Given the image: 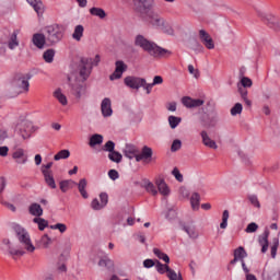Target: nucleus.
<instances>
[{"label":"nucleus","instance_id":"26","mask_svg":"<svg viewBox=\"0 0 280 280\" xmlns=\"http://www.w3.org/2000/svg\"><path fill=\"white\" fill-rule=\"evenodd\" d=\"M201 138L203 145L211 148L212 150H218V144L209 137L207 131H201Z\"/></svg>","mask_w":280,"mask_h":280},{"label":"nucleus","instance_id":"64","mask_svg":"<svg viewBox=\"0 0 280 280\" xmlns=\"http://www.w3.org/2000/svg\"><path fill=\"white\" fill-rule=\"evenodd\" d=\"M163 83V77L161 75H155L153 78V82L151 84H153V86H156L159 84H162Z\"/></svg>","mask_w":280,"mask_h":280},{"label":"nucleus","instance_id":"56","mask_svg":"<svg viewBox=\"0 0 280 280\" xmlns=\"http://www.w3.org/2000/svg\"><path fill=\"white\" fill-rule=\"evenodd\" d=\"M241 84L244 86V89H250V86H253V80H250L248 77H243L241 79Z\"/></svg>","mask_w":280,"mask_h":280},{"label":"nucleus","instance_id":"10","mask_svg":"<svg viewBox=\"0 0 280 280\" xmlns=\"http://www.w3.org/2000/svg\"><path fill=\"white\" fill-rule=\"evenodd\" d=\"M153 154L154 152L152 151V148L144 145L142 147L141 152H138L136 162L141 163L142 161L143 163H150L152 162Z\"/></svg>","mask_w":280,"mask_h":280},{"label":"nucleus","instance_id":"27","mask_svg":"<svg viewBox=\"0 0 280 280\" xmlns=\"http://www.w3.org/2000/svg\"><path fill=\"white\" fill-rule=\"evenodd\" d=\"M28 213L34 218H40V215H43V207H40V205L36 202L31 203L28 207Z\"/></svg>","mask_w":280,"mask_h":280},{"label":"nucleus","instance_id":"16","mask_svg":"<svg viewBox=\"0 0 280 280\" xmlns=\"http://www.w3.org/2000/svg\"><path fill=\"white\" fill-rule=\"evenodd\" d=\"M182 103L186 108H200L205 104V100L202 98H191L189 96H185L182 100Z\"/></svg>","mask_w":280,"mask_h":280},{"label":"nucleus","instance_id":"63","mask_svg":"<svg viewBox=\"0 0 280 280\" xmlns=\"http://www.w3.org/2000/svg\"><path fill=\"white\" fill-rule=\"evenodd\" d=\"M143 266L145 268H154V266H156V262H154L152 259H145L143 260Z\"/></svg>","mask_w":280,"mask_h":280},{"label":"nucleus","instance_id":"22","mask_svg":"<svg viewBox=\"0 0 280 280\" xmlns=\"http://www.w3.org/2000/svg\"><path fill=\"white\" fill-rule=\"evenodd\" d=\"M45 183L50 187V189H56V179H54V173L51 171L42 170Z\"/></svg>","mask_w":280,"mask_h":280},{"label":"nucleus","instance_id":"20","mask_svg":"<svg viewBox=\"0 0 280 280\" xmlns=\"http://www.w3.org/2000/svg\"><path fill=\"white\" fill-rule=\"evenodd\" d=\"M32 43L35 45V47H37V49H44L45 43H47V36L40 33H36L33 35Z\"/></svg>","mask_w":280,"mask_h":280},{"label":"nucleus","instance_id":"29","mask_svg":"<svg viewBox=\"0 0 280 280\" xmlns=\"http://www.w3.org/2000/svg\"><path fill=\"white\" fill-rule=\"evenodd\" d=\"M84 38V26L82 24H79L74 27V31L72 33V39L77 43H80Z\"/></svg>","mask_w":280,"mask_h":280},{"label":"nucleus","instance_id":"55","mask_svg":"<svg viewBox=\"0 0 280 280\" xmlns=\"http://www.w3.org/2000/svg\"><path fill=\"white\" fill-rule=\"evenodd\" d=\"M183 148V142L179 139H175L171 145L172 152H178Z\"/></svg>","mask_w":280,"mask_h":280},{"label":"nucleus","instance_id":"2","mask_svg":"<svg viewBox=\"0 0 280 280\" xmlns=\"http://www.w3.org/2000/svg\"><path fill=\"white\" fill-rule=\"evenodd\" d=\"M136 47H140L143 51H147L149 56L153 58H165L172 56L171 50L160 47L156 43L145 38L143 35H137L133 40Z\"/></svg>","mask_w":280,"mask_h":280},{"label":"nucleus","instance_id":"58","mask_svg":"<svg viewBox=\"0 0 280 280\" xmlns=\"http://www.w3.org/2000/svg\"><path fill=\"white\" fill-rule=\"evenodd\" d=\"M257 229H259V225H257V223L253 222V223H249L247 225V228L245 229V231L247 233H255L257 231Z\"/></svg>","mask_w":280,"mask_h":280},{"label":"nucleus","instance_id":"25","mask_svg":"<svg viewBox=\"0 0 280 280\" xmlns=\"http://www.w3.org/2000/svg\"><path fill=\"white\" fill-rule=\"evenodd\" d=\"M20 42H19V31H14L8 39V47L11 50H14L16 47H19Z\"/></svg>","mask_w":280,"mask_h":280},{"label":"nucleus","instance_id":"49","mask_svg":"<svg viewBox=\"0 0 280 280\" xmlns=\"http://www.w3.org/2000/svg\"><path fill=\"white\" fill-rule=\"evenodd\" d=\"M166 276L170 280H183V275L176 273L174 269H168V272Z\"/></svg>","mask_w":280,"mask_h":280},{"label":"nucleus","instance_id":"9","mask_svg":"<svg viewBox=\"0 0 280 280\" xmlns=\"http://www.w3.org/2000/svg\"><path fill=\"white\" fill-rule=\"evenodd\" d=\"M115 67V71L109 75L112 82H114V80H121V77L128 70V66L121 60L116 61Z\"/></svg>","mask_w":280,"mask_h":280},{"label":"nucleus","instance_id":"32","mask_svg":"<svg viewBox=\"0 0 280 280\" xmlns=\"http://www.w3.org/2000/svg\"><path fill=\"white\" fill-rule=\"evenodd\" d=\"M86 179L82 178L79 180V183L77 184L79 192L81 194L82 198H84L85 200L89 198V192H86Z\"/></svg>","mask_w":280,"mask_h":280},{"label":"nucleus","instance_id":"8","mask_svg":"<svg viewBox=\"0 0 280 280\" xmlns=\"http://www.w3.org/2000/svg\"><path fill=\"white\" fill-rule=\"evenodd\" d=\"M71 93L77 100H82V95H86V88L82 83L69 78Z\"/></svg>","mask_w":280,"mask_h":280},{"label":"nucleus","instance_id":"62","mask_svg":"<svg viewBox=\"0 0 280 280\" xmlns=\"http://www.w3.org/2000/svg\"><path fill=\"white\" fill-rule=\"evenodd\" d=\"M108 177L110 180H117V178H119V172H117V170H109Z\"/></svg>","mask_w":280,"mask_h":280},{"label":"nucleus","instance_id":"28","mask_svg":"<svg viewBox=\"0 0 280 280\" xmlns=\"http://www.w3.org/2000/svg\"><path fill=\"white\" fill-rule=\"evenodd\" d=\"M155 185L159 189V192L162 196H167L170 194V186H167V183H165V179H156Z\"/></svg>","mask_w":280,"mask_h":280},{"label":"nucleus","instance_id":"39","mask_svg":"<svg viewBox=\"0 0 280 280\" xmlns=\"http://www.w3.org/2000/svg\"><path fill=\"white\" fill-rule=\"evenodd\" d=\"M238 93L243 100V102H245L246 106H253V102L248 98V91L244 88H238Z\"/></svg>","mask_w":280,"mask_h":280},{"label":"nucleus","instance_id":"15","mask_svg":"<svg viewBox=\"0 0 280 280\" xmlns=\"http://www.w3.org/2000/svg\"><path fill=\"white\" fill-rule=\"evenodd\" d=\"M32 124L24 121L16 126L15 130H18V133L22 137V139H30L32 137V129L30 127Z\"/></svg>","mask_w":280,"mask_h":280},{"label":"nucleus","instance_id":"4","mask_svg":"<svg viewBox=\"0 0 280 280\" xmlns=\"http://www.w3.org/2000/svg\"><path fill=\"white\" fill-rule=\"evenodd\" d=\"M143 21H147L153 27V30H161L164 34L168 36H174V28L155 11H149L148 15H144Z\"/></svg>","mask_w":280,"mask_h":280},{"label":"nucleus","instance_id":"3","mask_svg":"<svg viewBox=\"0 0 280 280\" xmlns=\"http://www.w3.org/2000/svg\"><path fill=\"white\" fill-rule=\"evenodd\" d=\"M30 74H18L11 82L7 95L8 97H19L23 93H30Z\"/></svg>","mask_w":280,"mask_h":280},{"label":"nucleus","instance_id":"31","mask_svg":"<svg viewBox=\"0 0 280 280\" xmlns=\"http://www.w3.org/2000/svg\"><path fill=\"white\" fill-rule=\"evenodd\" d=\"M38 248H48L51 246V237L49 235L44 234L39 240L36 241Z\"/></svg>","mask_w":280,"mask_h":280},{"label":"nucleus","instance_id":"35","mask_svg":"<svg viewBox=\"0 0 280 280\" xmlns=\"http://www.w3.org/2000/svg\"><path fill=\"white\" fill-rule=\"evenodd\" d=\"M190 205L194 211H198L200 209V194L194 192L190 197Z\"/></svg>","mask_w":280,"mask_h":280},{"label":"nucleus","instance_id":"50","mask_svg":"<svg viewBox=\"0 0 280 280\" xmlns=\"http://www.w3.org/2000/svg\"><path fill=\"white\" fill-rule=\"evenodd\" d=\"M279 248V237H275L272 240V245H271V257L275 259L277 257V250Z\"/></svg>","mask_w":280,"mask_h":280},{"label":"nucleus","instance_id":"34","mask_svg":"<svg viewBox=\"0 0 280 280\" xmlns=\"http://www.w3.org/2000/svg\"><path fill=\"white\" fill-rule=\"evenodd\" d=\"M54 58H56V50L54 48H49L44 51L43 59L45 60V62L51 65V62H54Z\"/></svg>","mask_w":280,"mask_h":280},{"label":"nucleus","instance_id":"18","mask_svg":"<svg viewBox=\"0 0 280 280\" xmlns=\"http://www.w3.org/2000/svg\"><path fill=\"white\" fill-rule=\"evenodd\" d=\"M265 21H267L269 27H271L272 30H276V32L280 31V19L277 18L273 14H266L264 16Z\"/></svg>","mask_w":280,"mask_h":280},{"label":"nucleus","instance_id":"61","mask_svg":"<svg viewBox=\"0 0 280 280\" xmlns=\"http://www.w3.org/2000/svg\"><path fill=\"white\" fill-rule=\"evenodd\" d=\"M172 174L174 175V177L176 178V180H178V183H183V174H180V171H178V168H174L172 171Z\"/></svg>","mask_w":280,"mask_h":280},{"label":"nucleus","instance_id":"45","mask_svg":"<svg viewBox=\"0 0 280 280\" xmlns=\"http://www.w3.org/2000/svg\"><path fill=\"white\" fill-rule=\"evenodd\" d=\"M242 110H244V106H242V103H236L232 108H231V115L232 117H235L237 115H242Z\"/></svg>","mask_w":280,"mask_h":280},{"label":"nucleus","instance_id":"46","mask_svg":"<svg viewBox=\"0 0 280 280\" xmlns=\"http://www.w3.org/2000/svg\"><path fill=\"white\" fill-rule=\"evenodd\" d=\"M101 268H113V260L108 257H104L98 261Z\"/></svg>","mask_w":280,"mask_h":280},{"label":"nucleus","instance_id":"33","mask_svg":"<svg viewBox=\"0 0 280 280\" xmlns=\"http://www.w3.org/2000/svg\"><path fill=\"white\" fill-rule=\"evenodd\" d=\"M104 143V137L100 133H95L90 138V148H95V145H102Z\"/></svg>","mask_w":280,"mask_h":280},{"label":"nucleus","instance_id":"7","mask_svg":"<svg viewBox=\"0 0 280 280\" xmlns=\"http://www.w3.org/2000/svg\"><path fill=\"white\" fill-rule=\"evenodd\" d=\"M133 8L143 19L149 12H154V0H133Z\"/></svg>","mask_w":280,"mask_h":280},{"label":"nucleus","instance_id":"43","mask_svg":"<svg viewBox=\"0 0 280 280\" xmlns=\"http://www.w3.org/2000/svg\"><path fill=\"white\" fill-rule=\"evenodd\" d=\"M108 159L113 163H121L124 155H121L119 151H113L112 153H108Z\"/></svg>","mask_w":280,"mask_h":280},{"label":"nucleus","instance_id":"36","mask_svg":"<svg viewBox=\"0 0 280 280\" xmlns=\"http://www.w3.org/2000/svg\"><path fill=\"white\" fill-rule=\"evenodd\" d=\"M33 222H34V224H37V226H38V229H39L40 231H44V230L47 229V226H49V221H48V220H45V219H43V218H40V217H35V218L33 219Z\"/></svg>","mask_w":280,"mask_h":280},{"label":"nucleus","instance_id":"51","mask_svg":"<svg viewBox=\"0 0 280 280\" xmlns=\"http://www.w3.org/2000/svg\"><path fill=\"white\" fill-rule=\"evenodd\" d=\"M248 200L253 207H256V209H261V203H259V199L257 198V195H248Z\"/></svg>","mask_w":280,"mask_h":280},{"label":"nucleus","instance_id":"48","mask_svg":"<svg viewBox=\"0 0 280 280\" xmlns=\"http://www.w3.org/2000/svg\"><path fill=\"white\" fill-rule=\"evenodd\" d=\"M49 229H51V231H59V233H66L67 232V224L57 223V224H54V225H49Z\"/></svg>","mask_w":280,"mask_h":280},{"label":"nucleus","instance_id":"38","mask_svg":"<svg viewBox=\"0 0 280 280\" xmlns=\"http://www.w3.org/2000/svg\"><path fill=\"white\" fill-rule=\"evenodd\" d=\"M90 14L92 16H97L98 19H106V11L102 8L93 7L90 9Z\"/></svg>","mask_w":280,"mask_h":280},{"label":"nucleus","instance_id":"13","mask_svg":"<svg viewBox=\"0 0 280 280\" xmlns=\"http://www.w3.org/2000/svg\"><path fill=\"white\" fill-rule=\"evenodd\" d=\"M122 154L126 159H129V161H132V159L137 161L139 148L132 143H127L122 150Z\"/></svg>","mask_w":280,"mask_h":280},{"label":"nucleus","instance_id":"5","mask_svg":"<svg viewBox=\"0 0 280 280\" xmlns=\"http://www.w3.org/2000/svg\"><path fill=\"white\" fill-rule=\"evenodd\" d=\"M46 42L48 45H57L65 36V27L59 24H52L45 28Z\"/></svg>","mask_w":280,"mask_h":280},{"label":"nucleus","instance_id":"53","mask_svg":"<svg viewBox=\"0 0 280 280\" xmlns=\"http://www.w3.org/2000/svg\"><path fill=\"white\" fill-rule=\"evenodd\" d=\"M91 207L94 211H101V209H104V205L100 202V199L97 198L92 200Z\"/></svg>","mask_w":280,"mask_h":280},{"label":"nucleus","instance_id":"44","mask_svg":"<svg viewBox=\"0 0 280 280\" xmlns=\"http://www.w3.org/2000/svg\"><path fill=\"white\" fill-rule=\"evenodd\" d=\"M155 270H158L160 275H165V272H168L171 268H170V265L167 264L163 265L161 261L156 260Z\"/></svg>","mask_w":280,"mask_h":280},{"label":"nucleus","instance_id":"19","mask_svg":"<svg viewBox=\"0 0 280 280\" xmlns=\"http://www.w3.org/2000/svg\"><path fill=\"white\" fill-rule=\"evenodd\" d=\"M183 231L187 233L190 240H198V237H200V232L198 231V228H196L195 224L184 225Z\"/></svg>","mask_w":280,"mask_h":280},{"label":"nucleus","instance_id":"24","mask_svg":"<svg viewBox=\"0 0 280 280\" xmlns=\"http://www.w3.org/2000/svg\"><path fill=\"white\" fill-rule=\"evenodd\" d=\"M30 5L34 9V11L40 16L45 12V4L40 0H26Z\"/></svg>","mask_w":280,"mask_h":280},{"label":"nucleus","instance_id":"41","mask_svg":"<svg viewBox=\"0 0 280 280\" xmlns=\"http://www.w3.org/2000/svg\"><path fill=\"white\" fill-rule=\"evenodd\" d=\"M153 255H155L158 259H162V261L165 264H170V256H167V254L163 253L161 249L153 248Z\"/></svg>","mask_w":280,"mask_h":280},{"label":"nucleus","instance_id":"12","mask_svg":"<svg viewBox=\"0 0 280 280\" xmlns=\"http://www.w3.org/2000/svg\"><path fill=\"white\" fill-rule=\"evenodd\" d=\"M199 39L206 49H215V43H213V38L209 33H207V31H199Z\"/></svg>","mask_w":280,"mask_h":280},{"label":"nucleus","instance_id":"21","mask_svg":"<svg viewBox=\"0 0 280 280\" xmlns=\"http://www.w3.org/2000/svg\"><path fill=\"white\" fill-rule=\"evenodd\" d=\"M248 257V254L246 253V249L244 247H238L234 250V259L231 260L232 266L234 264H237V261H244Z\"/></svg>","mask_w":280,"mask_h":280},{"label":"nucleus","instance_id":"23","mask_svg":"<svg viewBox=\"0 0 280 280\" xmlns=\"http://www.w3.org/2000/svg\"><path fill=\"white\" fill-rule=\"evenodd\" d=\"M270 235V231L266 230L259 237H258V243L261 246V253H267L268 252V237Z\"/></svg>","mask_w":280,"mask_h":280},{"label":"nucleus","instance_id":"60","mask_svg":"<svg viewBox=\"0 0 280 280\" xmlns=\"http://www.w3.org/2000/svg\"><path fill=\"white\" fill-rule=\"evenodd\" d=\"M188 72L194 75V78L198 79L200 78V72L198 70H196V68H194L192 65L188 66Z\"/></svg>","mask_w":280,"mask_h":280},{"label":"nucleus","instance_id":"17","mask_svg":"<svg viewBox=\"0 0 280 280\" xmlns=\"http://www.w3.org/2000/svg\"><path fill=\"white\" fill-rule=\"evenodd\" d=\"M101 113L103 117H113V102L105 97L101 103Z\"/></svg>","mask_w":280,"mask_h":280},{"label":"nucleus","instance_id":"57","mask_svg":"<svg viewBox=\"0 0 280 280\" xmlns=\"http://www.w3.org/2000/svg\"><path fill=\"white\" fill-rule=\"evenodd\" d=\"M1 205L9 209V211H12V213H16V206L9 202V201H1Z\"/></svg>","mask_w":280,"mask_h":280},{"label":"nucleus","instance_id":"42","mask_svg":"<svg viewBox=\"0 0 280 280\" xmlns=\"http://www.w3.org/2000/svg\"><path fill=\"white\" fill-rule=\"evenodd\" d=\"M189 47L190 49H192V51H196L197 54H202V51H205V47L201 46V44H199L196 39L190 40Z\"/></svg>","mask_w":280,"mask_h":280},{"label":"nucleus","instance_id":"30","mask_svg":"<svg viewBox=\"0 0 280 280\" xmlns=\"http://www.w3.org/2000/svg\"><path fill=\"white\" fill-rule=\"evenodd\" d=\"M52 95L55 100H57L59 104H61V106H67V104H69V101L67 100V95L62 93L61 89L55 90Z\"/></svg>","mask_w":280,"mask_h":280},{"label":"nucleus","instance_id":"54","mask_svg":"<svg viewBox=\"0 0 280 280\" xmlns=\"http://www.w3.org/2000/svg\"><path fill=\"white\" fill-rule=\"evenodd\" d=\"M104 152H108L109 154L112 152H115V142L112 140L107 141L103 147Z\"/></svg>","mask_w":280,"mask_h":280},{"label":"nucleus","instance_id":"40","mask_svg":"<svg viewBox=\"0 0 280 280\" xmlns=\"http://www.w3.org/2000/svg\"><path fill=\"white\" fill-rule=\"evenodd\" d=\"M70 156L71 152L67 149H63L54 155V161H62L65 159H69Z\"/></svg>","mask_w":280,"mask_h":280},{"label":"nucleus","instance_id":"14","mask_svg":"<svg viewBox=\"0 0 280 280\" xmlns=\"http://www.w3.org/2000/svg\"><path fill=\"white\" fill-rule=\"evenodd\" d=\"M125 84L129 89H133L136 91H139L141 89V84L143 82V78L135 77V75H129L124 79Z\"/></svg>","mask_w":280,"mask_h":280},{"label":"nucleus","instance_id":"37","mask_svg":"<svg viewBox=\"0 0 280 280\" xmlns=\"http://www.w3.org/2000/svg\"><path fill=\"white\" fill-rule=\"evenodd\" d=\"M180 121H183V118L178 116H168V126L172 130H176L180 125Z\"/></svg>","mask_w":280,"mask_h":280},{"label":"nucleus","instance_id":"52","mask_svg":"<svg viewBox=\"0 0 280 280\" xmlns=\"http://www.w3.org/2000/svg\"><path fill=\"white\" fill-rule=\"evenodd\" d=\"M153 86H154V84L148 83V81H145V79H143V82L141 83L140 89H144L147 95H150V93H152Z\"/></svg>","mask_w":280,"mask_h":280},{"label":"nucleus","instance_id":"11","mask_svg":"<svg viewBox=\"0 0 280 280\" xmlns=\"http://www.w3.org/2000/svg\"><path fill=\"white\" fill-rule=\"evenodd\" d=\"M12 159L18 163V165H25L28 161L27 151L23 148H18L13 151Z\"/></svg>","mask_w":280,"mask_h":280},{"label":"nucleus","instance_id":"6","mask_svg":"<svg viewBox=\"0 0 280 280\" xmlns=\"http://www.w3.org/2000/svg\"><path fill=\"white\" fill-rule=\"evenodd\" d=\"M91 71H93L91 59L81 58L77 68V73L79 74L81 82H86L89 80L91 77Z\"/></svg>","mask_w":280,"mask_h":280},{"label":"nucleus","instance_id":"59","mask_svg":"<svg viewBox=\"0 0 280 280\" xmlns=\"http://www.w3.org/2000/svg\"><path fill=\"white\" fill-rule=\"evenodd\" d=\"M100 200H101V203L103 205V207H106L108 205V194L101 192Z\"/></svg>","mask_w":280,"mask_h":280},{"label":"nucleus","instance_id":"1","mask_svg":"<svg viewBox=\"0 0 280 280\" xmlns=\"http://www.w3.org/2000/svg\"><path fill=\"white\" fill-rule=\"evenodd\" d=\"M12 231L15 233L20 245L16 247L12 246V242L9 241V238H4L2 241L3 246L8 249L11 257H23V255H25V250L27 253H34V250H36V247L32 244V238H30V233H27L25 228L13 223Z\"/></svg>","mask_w":280,"mask_h":280},{"label":"nucleus","instance_id":"47","mask_svg":"<svg viewBox=\"0 0 280 280\" xmlns=\"http://www.w3.org/2000/svg\"><path fill=\"white\" fill-rule=\"evenodd\" d=\"M144 188L149 194H152V196H156L159 194V190H156V186H154L151 182H145Z\"/></svg>","mask_w":280,"mask_h":280}]
</instances>
